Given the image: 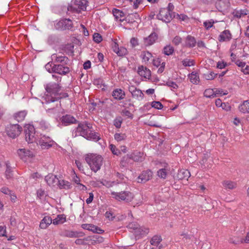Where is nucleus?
Returning a JSON list of instances; mask_svg holds the SVG:
<instances>
[{
    "instance_id": "f257e3e1",
    "label": "nucleus",
    "mask_w": 249,
    "mask_h": 249,
    "mask_svg": "<svg viewBox=\"0 0 249 249\" xmlns=\"http://www.w3.org/2000/svg\"><path fill=\"white\" fill-rule=\"evenodd\" d=\"M110 195L112 198L119 201L130 202L134 199L133 202L134 207L140 206L143 202V198L142 196L139 195L135 196L132 193L128 191H111Z\"/></svg>"
},
{
    "instance_id": "f03ea898",
    "label": "nucleus",
    "mask_w": 249,
    "mask_h": 249,
    "mask_svg": "<svg viewBox=\"0 0 249 249\" xmlns=\"http://www.w3.org/2000/svg\"><path fill=\"white\" fill-rule=\"evenodd\" d=\"M46 89L51 96V97H50L47 95L46 99L47 102L48 103L54 102L60 99L68 97L67 93L60 92L61 87L58 84L54 83L48 85L46 86Z\"/></svg>"
},
{
    "instance_id": "7ed1b4c3",
    "label": "nucleus",
    "mask_w": 249,
    "mask_h": 249,
    "mask_svg": "<svg viewBox=\"0 0 249 249\" xmlns=\"http://www.w3.org/2000/svg\"><path fill=\"white\" fill-rule=\"evenodd\" d=\"M85 160L90 169L96 173L101 169L103 162V158L97 154L89 153L86 155Z\"/></svg>"
},
{
    "instance_id": "20e7f679",
    "label": "nucleus",
    "mask_w": 249,
    "mask_h": 249,
    "mask_svg": "<svg viewBox=\"0 0 249 249\" xmlns=\"http://www.w3.org/2000/svg\"><path fill=\"white\" fill-rule=\"evenodd\" d=\"M88 5L87 0H72L68 7V10L72 12L79 13L86 10Z\"/></svg>"
},
{
    "instance_id": "39448f33",
    "label": "nucleus",
    "mask_w": 249,
    "mask_h": 249,
    "mask_svg": "<svg viewBox=\"0 0 249 249\" xmlns=\"http://www.w3.org/2000/svg\"><path fill=\"white\" fill-rule=\"evenodd\" d=\"M145 154L143 152L134 151L123 157L121 162L124 166V162L128 160H132L135 162H142L145 159Z\"/></svg>"
},
{
    "instance_id": "423d86ee",
    "label": "nucleus",
    "mask_w": 249,
    "mask_h": 249,
    "mask_svg": "<svg viewBox=\"0 0 249 249\" xmlns=\"http://www.w3.org/2000/svg\"><path fill=\"white\" fill-rule=\"evenodd\" d=\"M36 142L42 149H48L56 144L50 137L45 135L41 136L36 140Z\"/></svg>"
},
{
    "instance_id": "0eeeda50",
    "label": "nucleus",
    "mask_w": 249,
    "mask_h": 249,
    "mask_svg": "<svg viewBox=\"0 0 249 249\" xmlns=\"http://www.w3.org/2000/svg\"><path fill=\"white\" fill-rule=\"evenodd\" d=\"M22 130V127L18 124L8 125L6 128L7 134L11 138H15L18 136Z\"/></svg>"
},
{
    "instance_id": "6e6552de",
    "label": "nucleus",
    "mask_w": 249,
    "mask_h": 249,
    "mask_svg": "<svg viewBox=\"0 0 249 249\" xmlns=\"http://www.w3.org/2000/svg\"><path fill=\"white\" fill-rule=\"evenodd\" d=\"M90 127L86 123H80L75 130V136L80 135L85 138L87 136V133L90 131Z\"/></svg>"
},
{
    "instance_id": "1a4fd4ad",
    "label": "nucleus",
    "mask_w": 249,
    "mask_h": 249,
    "mask_svg": "<svg viewBox=\"0 0 249 249\" xmlns=\"http://www.w3.org/2000/svg\"><path fill=\"white\" fill-rule=\"evenodd\" d=\"M25 140L28 143L36 141L35 137V128L33 125H27L25 128Z\"/></svg>"
},
{
    "instance_id": "9d476101",
    "label": "nucleus",
    "mask_w": 249,
    "mask_h": 249,
    "mask_svg": "<svg viewBox=\"0 0 249 249\" xmlns=\"http://www.w3.org/2000/svg\"><path fill=\"white\" fill-rule=\"evenodd\" d=\"M157 18L165 22H169L172 19V15L170 10L167 8H161L159 14L157 15Z\"/></svg>"
},
{
    "instance_id": "9b49d317",
    "label": "nucleus",
    "mask_w": 249,
    "mask_h": 249,
    "mask_svg": "<svg viewBox=\"0 0 249 249\" xmlns=\"http://www.w3.org/2000/svg\"><path fill=\"white\" fill-rule=\"evenodd\" d=\"M111 45L113 51L118 56H123L127 53V51L125 48L124 47H119V45L117 43L116 40H112Z\"/></svg>"
},
{
    "instance_id": "f8f14e48",
    "label": "nucleus",
    "mask_w": 249,
    "mask_h": 249,
    "mask_svg": "<svg viewBox=\"0 0 249 249\" xmlns=\"http://www.w3.org/2000/svg\"><path fill=\"white\" fill-rule=\"evenodd\" d=\"M129 91L131 93L133 98L141 101L143 99L144 94L140 89H137L134 86H130L128 88Z\"/></svg>"
},
{
    "instance_id": "ddd939ff",
    "label": "nucleus",
    "mask_w": 249,
    "mask_h": 249,
    "mask_svg": "<svg viewBox=\"0 0 249 249\" xmlns=\"http://www.w3.org/2000/svg\"><path fill=\"white\" fill-rule=\"evenodd\" d=\"M52 71L61 75H65L70 72V69L62 65H54L52 68Z\"/></svg>"
},
{
    "instance_id": "4468645a",
    "label": "nucleus",
    "mask_w": 249,
    "mask_h": 249,
    "mask_svg": "<svg viewBox=\"0 0 249 249\" xmlns=\"http://www.w3.org/2000/svg\"><path fill=\"white\" fill-rule=\"evenodd\" d=\"M18 154L20 158L24 161H26L28 158H32L34 156L32 151L25 148L19 149L18 150Z\"/></svg>"
},
{
    "instance_id": "2eb2a0df",
    "label": "nucleus",
    "mask_w": 249,
    "mask_h": 249,
    "mask_svg": "<svg viewBox=\"0 0 249 249\" xmlns=\"http://www.w3.org/2000/svg\"><path fill=\"white\" fill-rule=\"evenodd\" d=\"M45 181L50 186L55 187L59 183V179L56 176L53 174H49L45 177Z\"/></svg>"
},
{
    "instance_id": "dca6fc26",
    "label": "nucleus",
    "mask_w": 249,
    "mask_h": 249,
    "mask_svg": "<svg viewBox=\"0 0 249 249\" xmlns=\"http://www.w3.org/2000/svg\"><path fill=\"white\" fill-rule=\"evenodd\" d=\"M152 176V172L150 170L143 171L138 177V182H145L149 180Z\"/></svg>"
},
{
    "instance_id": "f3484780",
    "label": "nucleus",
    "mask_w": 249,
    "mask_h": 249,
    "mask_svg": "<svg viewBox=\"0 0 249 249\" xmlns=\"http://www.w3.org/2000/svg\"><path fill=\"white\" fill-rule=\"evenodd\" d=\"M190 176V173L188 170L185 169H181L178 171L176 178L178 180H188Z\"/></svg>"
},
{
    "instance_id": "a211bd4d",
    "label": "nucleus",
    "mask_w": 249,
    "mask_h": 249,
    "mask_svg": "<svg viewBox=\"0 0 249 249\" xmlns=\"http://www.w3.org/2000/svg\"><path fill=\"white\" fill-rule=\"evenodd\" d=\"M82 228L84 229H86L89 231H91L93 232L97 233H102L104 232V231L97 226H95L92 224H84L82 225Z\"/></svg>"
},
{
    "instance_id": "6ab92c4d",
    "label": "nucleus",
    "mask_w": 249,
    "mask_h": 249,
    "mask_svg": "<svg viewBox=\"0 0 249 249\" xmlns=\"http://www.w3.org/2000/svg\"><path fill=\"white\" fill-rule=\"evenodd\" d=\"M153 64L157 68L160 67L158 70V73H161L164 70L165 63L161 62V60L160 58H156L153 60Z\"/></svg>"
},
{
    "instance_id": "aec40b11",
    "label": "nucleus",
    "mask_w": 249,
    "mask_h": 249,
    "mask_svg": "<svg viewBox=\"0 0 249 249\" xmlns=\"http://www.w3.org/2000/svg\"><path fill=\"white\" fill-rule=\"evenodd\" d=\"M231 34L228 30H225L221 33L218 40L220 42L229 41L231 39Z\"/></svg>"
},
{
    "instance_id": "412c9836",
    "label": "nucleus",
    "mask_w": 249,
    "mask_h": 249,
    "mask_svg": "<svg viewBox=\"0 0 249 249\" xmlns=\"http://www.w3.org/2000/svg\"><path fill=\"white\" fill-rule=\"evenodd\" d=\"M138 72L141 76L146 79H149L151 76V71L143 66H141L138 68Z\"/></svg>"
},
{
    "instance_id": "4be33fe9",
    "label": "nucleus",
    "mask_w": 249,
    "mask_h": 249,
    "mask_svg": "<svg viewBox=\"0 0 249 249\" xmlns=\"http://www.w3.org/2000/svg\"><path fill=\"white\" fill-rule=\"evenodd\" d=\"M58 25L62 26L64 29H71L73 27L72 21L70 19H63L59 21Z\"/></svg>"
},
{
    "instance_id": "5701e85b",
    "label": "nucleus",
    "mask_w": 249,
    "mask_h": 249,
    "mask_svg": "<svg viewBox=\"0 0 249 249\" xmlns=\"http://www.w3.org/2000/svg\"><path fill=\"white\" fill-rule=\"evenodd\" d=\"M52 59L55 62L67 64L69 59L65 56L59 55L57 54H53L52 55Z\"/></svg>"
},
{
    "instance_id": "b1692460",
    "label": "nucleus",
    "mask_w": 249,
    "mask_h": 249,
    "mask_svg": "<svg viewBox=\"0 0 249 249\" xmlns=\"http://www.w3.org/2000/svg\"><path fill=\"white\" fill-rule=\"evenodd\" d=\"M51 223H53V220L50 216H45L41 220L39 227L42 229H46Z\"/></svg>"
},
{
    "instance_id": "393cba45",
    "label": "nucleus",
    "mask_w": 249,
    "mask_h": 249,
    "mask_svg": "<svg viewBox=\"0 0 249 249\" xmlns=\"http://www.w3.org/2000/svg\"><path fill=\"white\" fill-rule=\"evenodd\" d=\"M61 121L66 125L75 124L77 122V120L75 118L70 115H66L63 116L61 118Z\"/></svg>"
},
{
    "instance_id": "a878e982",
    "label": "nucleus",
    "mask_w": 249,
    "mask_h": 249,
    "mask_svg": "<svg viewBox=\"0 0 249 249\" xmlns=\"http://www.w3.org/2000/svg\"><path fill=\"white\" fill-rule=\"evenodd\" d=\"M157 38V35L156 33H152L144 39V43L146 46L151 45L156 41Z\"/></svg>"
},
{
    "instance_id": "bb28decb",
    "label": "nucleus",
    "mask_w": 249,
    "mask_h": 249,
    "mask_svg": "<svg viewBox=\"0 0 249 249\" xmlns=\"http://www.w3.org/2000/svg\"><path fill=\"white\" fill-rule=\"evenodd\" d=\"M112 13L115 19L117 20L123 21L125 18L124 14L122 11L117 9L112 10Z\"/></svg>"
},
{
    "instance_id": "cd10ccee",
    "label": "nucleus",
    "mask_w": 249,
    "mask_h": 249,
    "mask_svg": "<svg viewBox=\"0 0 249 249\" xmlns=\"http://www.w3.org/2000/svg\"><path fill=\"white\" fill-rule=\"evenodd\" d=\"M149 229L144 227H138V229L134 231V234L136 237L140 238V237L145 235L148 234Z\"/></svg>"
},
{
    "instance_id": "c85d7f7f",
    "label": "nucleus",
    "mask_w": 249,
    "mask_h": 249,
    "mask_svg": "<svg viewBox=\"0 0 249 249\" xmlns=\"http://www.w3.org/2000/svg\"><path fill=\"white\" fill-rule=\"evenodd\" d=\"M112 95L115 99L121 100L124 98L125 94L122 89H116L113 91Z\"/></svg>"
},
{
    "instance_id": "c756f323",
    "label": "nucleus",
    "mask_w": 249,
    "mask_h": 249,
    "mask_svg": "<svg viewBox=\"0 0 249 249\" xmlns=\"http://www.w3.org/2000/svg\"><path fill=\"white\" fill-rule=\"evenodd\" d=\"M26 115L27 112L26 111H20L15 113L14 117L18 122H20L24 120Z\"/></svg>"
},
{
    "instance_id": "7c9ffc66",
    "label": "nucleus",
    "mask_w": 249,
    "mask_h": 249,
    "mask_svg": "<svg viewBox=\"0 0 249 249\" xmlns=\"http://www.w3.org/2000/svg\"><path fill=\"white\" fill-rule=\"evenodd\" d=\"M223 187L226 189H233L236 187L237 184L235 182L231 180H224L222 182Z\"/></svg>"
},
{
    "instance_id": "2f4dec72",
    "label": "nucleus",
    "mask_w": 249,
    "mask_h": 249,
    "mask_svg": "<svg viewBox=\"0 0 249 249\" xmlns=\"http://www.w3.org/2000/svg\"><path fill=\"white\" fill-rule=\"evenodd\" d=\"M66 221V217L64 214H58L55 218L53 220V224L54 225L62 224Z\"/></svg>"
},
{
    "instance_id": "473e14b6",
    "label": "nucleus",
    "mask_w": 249,
    "mask_h": 249,
    "mask_svg": "<svg viewBox=\"0 0 249 249\" xmlns=\"http://www.w3.org/2000/svg\"><path fill=\"white\" fill-rule=\"evenodd\" d=\"M239 110L243 113H249V100H246L239 106Z\"/></svg>"
},
{
    "instance_id": "72a5a7b5",
    "label": "nucleus",
    "mask_w": 249,
    "mask_h": 249,
    "mask_svg": "<svg viewBox=\"0 0 249 249\" xmlns=\"http://www.w3.org/2000/svg\"><path fill=\"white\" fill-rule=\"evenodd\" d=\"M87 134V136L86 137V139L87 140H93L97 142L100 139L98 134L92 131L91 130V128H90V131Z\"/></svg>"
},
{
    "instance_id": "f704fd0d",
    "label": "nucleus",
    "mask_w": 249,
    "mask_h": 249,
    "mask_svg": "<svg viewBox=\"0 0 249 249\" xmlns=\"http://www.w3.org/2000/svg\"><path fill=\"white\" fill-rule=\"evenodd\" d=\"M196 44V40L194 37L188 36L186 38L185 45L187 47L192 48L195 46Z\"/></svg>"
},
{
    "instance_id": "c9c22d12",
    "label": "nucleus",
    "mask_w": 249,
    "mask_h": 249,
    "mask_svg": "<svg viewBox=\"0 0 249 249\" xmlns=\"http://www.w3.org/2000/svg\"><path fill=\"white\" fill-rule=\"evenodd\" d=\"M162 241L161 237L160 235H156L152 237L150 240V244L154 246H157L158 248L160 245V243Z\"/></svg>"
},
{
    "instance_id": "e433bc0d",
    "label": "nucleus",
    "mask_w": 249,
    "mask_h": 249,
    "mask_svg": "<svg viewBox=\"0 0 249 249\" xmlns=\"http://www.w3.org/2000/svg\"><path fill=\"white\" fill-rule=\"evenodd\" d=\"M188 78L190 79V81L194 84H198L199 82V77L197 73L195 72H192L189 74Z\"/></svg>"
},
{
    "instance_id": "4c0bfd02",
    "label": "nucleus",
    "mask_w": 249,
    "mask_h": 249,
    "mask_svg": "<svg viewBox=\"0 0 249 249\" xmlns=\"http://www.w3.org/2000/svg\"><path fill=\"white\" fill-rule=\"evenodd\" d=\"M174 52V48L171 45H168L165 46L162 50V53L165 55H170Z\"/></svg>"
},
{
    "instance_id": "58836bf2",
    "label": "nucleus",
    "mask_w": 249,
    "mask_h": 249,
    "mask_svg": "<svg viewBox=\"0 0 249 249\" xmlns=\"http://www.w3.org/2000/svg\"><path fill=\"white\" fill-rule=\"evenodd\" d=\"M230 5L228 0H219L217 3V6L219 7L221 10H224L229 7Z\"/></svg>"
},
{
    "instance_id": "ea45409f",
    "label": "nucleus",
    "mask_w": 249,
    "mask_h": 249,
    "mask_svg": "<svg viewBox=\"0 0 249 249\" xmlns=\"http://www.w3.org/2000/svg\"><path fill=\"white\" fill-rule=\"evenodd\" d=\"M57 186H58L60 189H68L71 188V184L68 181L63 179H59V183Z\"/></svg>"
},
{
    "instance_id": "a19ab883",
    "label": "nucleus",
    "mask_w": 249,
    "mask_h": 249,
    "mask_svg": "<svg viewBox=\"0 0 249 249\" xmlns=\"http://www.w3.org/2000/svg\"><path fill=\"white\" fill-rule=\"evenodd\" d=\"M6 170L5 171V176L7 179L10 178L13 176L12 170L9 161L6 162Z\"/></svg>"
},
{
    "instance_id": "79ce46f5",
    "label": "nucleus",
    "mask_w": 249,
    "mask_h": 249,
    "mask_svg": "<svg viewBox=\"0 0 249 249\" xmlns=\"http://www.w3.org/2000/svg\"><path fill=\"white\" fill-rule=\"evenodd\" d=\"M231 242H232L233 244H238V243H249V231L247 232L246 236L245 238H241L239 240L237 241H231Z\"/></svg>"
},
{
    "instance_id": "37998d69",
    "label": "nucleus",
    "mask_w": 249,
    "mask_h": 249,
    "mask_svg": "<svg viewBox=\"0 0 249 249\" xmlns=\"http://www.w3.org/2000/svg\"><path fill=\"white\" fill-rule=\"evenodd\" d=\"M204 95L207 98L215 97V92L213 89H208L205 90Z\"/></svg>"
},
{
    "instance_id": "c03bdc74",
    "label": "nucleus",
    "mask_w": 249,
    "mask_h": 249,
    "mask_svg": "<svg viewBox=\"0 0 249 249\" xmlns=\"http://www.w3.org/2000/svg\"><path fill=\"white\" fill-rule=\"evenodd\" d=\"M142 56L144 62H148L152 58V54L149 52H143Z\"/></svg>"
},
{
    "instance_id": "a18cd8bd",
    "label": "nucleus",
    "mask_w": 249,
    "mask_h": 249,
    "mask_svg": "<svg viewBox=\"0 0 249 249\" xmlns=\"http://www.w3.org/2000/svg\"><path fill=\"white\" fill-rule=\"evenodd\" d=\"M182 65L185 67H190L195 65L193 59L186 58L182 61Z\"/></svg>"
},
{
    "instance_id": "49530a36",
    "label": "nucleus",
    "mask_w": 249,
    "mask_h": 249,
    "mask_svg": "<svg viewBox=\"0 0 249 249\" xmlns=\"http://www.w3.org/2000/svg\"><path fill=\"white\" fill-rule=\"evenodd\" d=\"M248 14V10L246 9L241 10L239 11H236L235 12L234 16L238 18H241Z\"/></svg>"
},
{
    "instance_id": "de8ad7c7",
    "label": "nucleus",
    "mask_w": 249,
    "mask_h": 249,
    "mask_svg": "<svg viewBox=\"0 0 249 249\" xmlns=\"http://www.w3.org/2000/svg\"><path fill=\"white\" fill-rule=\"evenodd\" d=\"M109 147L113 155L119 156L121 154L120 150L115 145L111 144L109 145Z\"/></svg>"
},
{
    "instance_id": "09e8293b",
    "label": "nucleus",
    "mask_w": 249,
    "mask_h": 249,
    "mask_svg": "<svg viewBox=\"0 0 249 249\" xmlns=\"http://www.w3.org/2000/svg\"><path fill=\"white\" fill-rule=\"evenodd\" d=\"M214 23L215 21L213 19H211L204 21L203 22V25L206 30H209L213 26Z\"/></svg>"
},
{
    "instance_id": "8fccbe9b",
    "label": "nucleus",
    "mask_w": 249,
    "mask_h": 249,
    "mask_svg": "<svg viewBox=\"0 0 249 249\" xmlns=\"http://www.w3.org/2000/svg\"><path fill=\"white\" fill-rule=\"evenodd\" d=\"M126 136L125 134L116 133L114 135V138L117 142H121L125 139Z\"/></svg>"
},
{
    "instance_id": "3c124183",
    "label": "nucleus",
    "mask_w": 249,
    "mask_h": 249,
    "mask_svg": "<svg viewBox=\"0 0 249 249\" xmlns=\"http://www.w3.org/2000/svg\"><path fill=\"white\" fill-rule=\"evenodd\" d=\"M158 175L162 178H165L167 176V170L165 168L160 169L158 171Z\"/></svg>"
},
{
    "instance_id": "603ef678",
    "label": "nucleus",
    "mask_w": 249,
    "mask_h": 249,
    "mask_svg": "<svg viewBox=\"0 0 249 249\" xmlns=\"http://www.w3.org/2000/svg\"><path fill=\"white\" fill-rule=\"evenodd\" d=\"M131 4L133 5L134 9H137L140 4L142 3V0H128Z\"/></svg>"
},
{
    "instance_id": "864d4df0",
    "label": "nucleus",
    "mask_w": 249,
    "mask_h": 249,
    "mask_svg": "<svg viewBox=\"0 0 249 249\" xmlns=\"http://www.w3.org/2000/svg\"><path fill=\"white\" fill-rule=\"evenodd\" d=\"M216 75V73H215L213 71H211L208 73L205 74L204 77L206 79L210 80L213 79Z\"/></svg>"
},
{
    "instance_id": "5fc2aeb1",
    "label": "nucleus",
    "mask_w": 249,
    "mask_h": 249,
    "mask_svg": "<svg viewBox=\"0 0 249 249\" xmlns=\"http://www.w3.org/2000/svg\"><path fill=\"white\" fill-rule=\"evenodd\" d=\"M151 106L156 109H160L163 107V106L160 102L153 101L151 103Z\"/></svg>"
},
{
    "instance_id": "6e6d98bb",
    "label": "nucleus",
    "mask_w": 249,
    "mask_h": 249,
    "mask_svg": "<svg viewBox=\"0 0 249 249\" xmlns=\"http://www.w3.org/2000/svg\"><path fill=\"white\" fill-rule=\"evenodd\" d=\"M93 39L96 43H100L102 40V36L98 33H94L93 35Z\"/></svg>"
},
{
    "instance_id": "4d7b16f0",
    "label": "nucleus",
    "mask_w": 249,
    "mask_h": 249,
    "mask_svg": "<svg viewBox=\"0 0 249 249\" xmlns=\"http://www.w3.org/2000/svg\"><path fill=\"white\" fill-rule=\"evenodd\" d=\"M122 119L121 118H117L114 120V125L116 127L119 128L121 126Z\"/></svg>"
},
{
    "instance_id": "13d9d810",
    "label": "nucleus",
    "mask_w": 249,
    "mask_h": 249,
    "mask_svg": "<svg viewBox=\"0 0 249 249\" xmlns=\"http://www.w3.org/2000/svg\"><path fill=\"white\" fill-rule=\"evenodd\" d=\"M182 42V38L179 36H176L173 39L172 42L175 45H178Z\"/></svg>"
},
{
    "instance_id": "bf43d9fd",
    "label": "nucleus",
    "mask_w": 249,
    "mask_h": 249,
    "mask_svg": "<svg viewBox=\"0 0 249 249\" xmlns=\"http://www.w3.org/2000/svg\"><path fill=\"white\" fill-rule=\"evenodd\" d=\"M214 90L215 92V97H216L218 94L220 95H224L228 94V92L227 91H224L222 89H214Z\"/></svg>"
},
{
    "instance_id": "052dcab7",
    "label": "nucleus",
    "mask_w": 249,
    "mask_h": 249,
    "mask_svg": "<svg viewBox=\"0 0 249 249\" xmlns=\"http://www.w3.org/2000/svg\"><path fill=\"white\" fill-rule=\"evenodd\" d=\"M45 196V191L41 189H40L39 190H37V197H38L39 199H42V198L44 197V196Z\"/></svg>"
},
{
    "instance_id": "680f3d73",
    "label": "nucleus",
    "mask_w": 249,
    "mask_h": 249,
    "mask_svg": "<svg viewBox=\"0 0 249 249\" xmlns=\"http://www.w3.org/2000/svg\"><path fill=\"white\" fill-rule=\"evenodd\" d=\"M166 85L173 89H177L178 88V85L175 82L171 81L167 82Z\"/></svg>"
},
{
    "instance_id": "e2e57ef3",
    "label": "nucleus",
    "mask_w": 249,
    "mask_h": 249,
    "mask_svg": "<svg viewBox=\"0 0 249 249\" xmlns=\"http://www.w3.org/2000/svg\"><path fill=\"white\" fill-rule=\"evenodd\" d=\"M139 226V225L138 224H137L136 223L132 222V223H129L127 227L129 229H132L134 231H135L138 229Z\"/></svg>"
},
{
    "instance_id": "0e129e2a",
    "label": "nucleus",
    "mask_w": 249,
    "mask_h": 249,
    "mask_svg": "<svg viewBox=\"0 0 249 249\" xmlns=\"http://www.w3.org/2000/svg\"><path fill=\"white\" fill-rule=\"evenodd\" d=\"M0 191L1 193H3L5 195H9L11 194L12 191L9 189L8 188L6 187H3L0 189Z\"/></svg>"
},
{
    "instance_id": "69168bd1",
    "label": "nucleus",
    "mask_w": 249,
    "mask_h": 249,
    "mask_svg": "<svg viewBox=\"0 0 249 249\" xmlns=\"http://www.w3.org/2000/svg\"><path fill=\"white\" fill-rule=\"evenodd\" d=\"M227 63L224 61H218L217 63L216 67L219 69H222L226 67Z\"/></svg>"
},
{
    "instance_id": "338daca9",
    "label": "nucleus",
    "mask_w": 249,
    "mask_h": 249,
    "mask_svg": "<svg viewBox=\"0 0 249 249\" xmlns=\"http://www.w3.org/2000/svg\"><path fill=\"white\" fill-rule=\"evenodd\" d=\"M130 43L133 47H135L138 45V40L137 38L133 37L130 40Z\"/></svg>"
},
{
    "instance_id": "774afa93",
    "label": "nucleus",
    "mask_w": 249,
    "mask_h": 249,
    "mask_svg": "<svg viewBox=\"0 0 249 249\" xmlns=\"http://www.w3.org/2000/svg\"><path fill=\"white\" fill-rule=\"evenodd\" d=\"M72 181L76 184H78L80 183V179L77 177V176L74 173L72 177Z\"/></svg>"
}]
</instances>
